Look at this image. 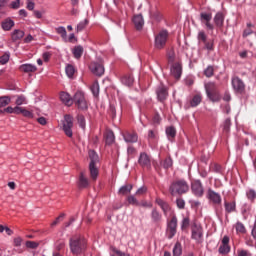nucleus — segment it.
<instances>
[{
    "label": "nucleus",
    "mask_w": 256,
    "mask_h": 256,
    "mask_svg": "<svg viewBox=\"0 0 256 256\" xmlns=\"http://www.w3.org/2000/svg\"><path fill=\"white\" fill-rule=\"evenodd\" d=\"M69 245L73 255H81L87 249V240L82 236H73L70 238Z\"/></svg>",
    "instance_id": "1"
},
{
    "label": "nucleus",
    "mask_w": 256,
    "mask_h": 256,
    "mask_svg": "<svg viewBox=\"0 0 256 256\" xmlns=\"http://www.w3.org/2000/svg\"><path fill=\"white\" fill-rule=\"evenodd\" d=\"M189 191V184H187V181L185 180H176L171 183L169 187V193L173 197L175 195H183Z\"/></svg>",
    "instance_id": "2"
},
{
    "label": "nucleus",
    "mask_w": 256,
    "mask_h": 256,
    "mask_svg": "<svg viewBox=\"0 0 256 256\" xmlns=\"http://www.w3.org/2000/svg\"><path fill=\"white\" fill-rule=\"evenodd\" d=\"M88 154L90 159V177L92 181H97V177H99V169L97 168V164L99 163V155H97V152H95V150H90Z\"/></svg>",
    "instance_id": "3"
},
{
    "label": "nucleus",
    "mask_w": 256,
    "mask_h": 256,
    "mask_svg": "<svg viewBox=\"0 0 256 256\" xmlns=\"http://www.w3.org/2000/svg\"><path fill=\"white\" fill-rule=\"evenodd\" d=\"M205 90L207 97L212 101V103H219L221 101V95L217 90V85L215 82H209L205 85Z\"/></svg>",
    "instance_id": "4"
},
{
    "label": "nucleus",
    "mask_w": 256,
    "mask_h": 256,
    "mask_svg": "<svg viewBox=\"0 0 256 256\" xmlns=\"http://www.w3.org/2000/svg\"><path fill=\"white\" fill-rule=\"evenodd\" d=\"M169 40V32L167 30H161L156 36L154 41L155 49H165L167 41Z\"/></svg>",
    "instance_id": "5"
},
{
    "label": "nucleus",
    "mask_w": 256,
    "mask_h": 256,
    "mask_svg": "<svg viewBox=\"0 0 256 256\" xmlns=\"http://www.w3.org/2000/svg\"><path fill=\"white\" fill-rule=\"evenodd\" d=\"M197 40L199 45H204V49L207 51H213L215 49L213 39H208L205 31L201 30L198 32Z\"/></svg>",
    "instance_id": "6"
},
{
    "label": "nucleus",
    "mask_w": 256,
    "mask_h": 256,
    "mask_svg": "<svg viewBox=\"0 0 256 256\" xmlns=\"http://www.w3.org/2000/svg\"><path fill=\"white\" fill-rule=\"evenodd\" d=\"M72 101L75 103L76 107L82 111L89 109V102L85 99L83 92H76Z\"/></svg>",
    "instance_id": "7"
},
{
    "label": "nucleus",
    "mask_w": 256,
    "mask_h": 256,
    "mask_svg": "<svg viewBox=\"0 0 256 256\" xmlns=\"http://www.w3.org/2000/svg\"><path fill=\"white\" fill-rule=\"evenodd\" d=\"M62 129L66 137H73V116L69 114L64 116Z\"/></svg>",
    "instance_id": "8"
},
{
    "label": "nucleus",
    "mask_w": 256,
    "mask_h": 256,
    "mask_svg": "<svg viewBox=\"0 0 256 256\" xmlns=\"http://www.w3.org/2000/svg\"><path fill=\"white\" fill-rule=\"evenodd\" d=\"M166 235L168 239H173L177 235V216H172L167 223Z\"/></svg>",
    "instance_id": "9"
},
{
    "label": "nucleus",
    "mask_w": 256,
    "mask_h": 256,
    "mask_svg": "<svg viewBox=\"0 0 256 256\" xmlns=\"http://www.w3.org/2000/svg\"><path fill=\"white\" fill-rule=\"evenodd\" d=\"M89 69L93 75H96L97 77H101L105 73V66H103V61L99 60L96 62H92L89 65Z\"/></svg>",
    "instance_id": "10"
},
{
    "label": "nucleus",
    "mask_w": 256,
    "mask_h": 256,
    "mask_svg": "<svg viewBox=\"0 0 256 256\" xmlns=\"http://www.w3.org/2000/svg\"><path fill=\"white\" fill-rule=\"evenodd\" d=\"M207 199L214 207L221 205L223 199L221 198V194L215 192L213 189H208L207 191Z\"/></svg>",
    "instance_id": "11"
},
{
    "label": "nucleus",
    "mask_w": 256,
    "mask_h": 256,
    "mask_svg": "<svg viewBox=\"0 0 256 256\" xmlns=\"http://www.w3.org/2000/svg\"><path fill=\"white\" fill-rule=\"evenodd\" d=\"M138 165H140L142 169H147V171H149L151 169V156L145 152L140 153Z\"/></svg>",
    "instance_id": "12"
},
{
    "label": "nucleus",
    "mask_w": 256,
    "mask_h": 256,
    "mask_svg": "<svg viewBox=\"0 0 256 256\" xmlns=\"http://www.w3.org/2000/svg\"><path fill=\"white\" fill-rule=\"evenodd\" d=\"M191 189H192V193L196 197H203V193H205L201 180H194L191 184Z\"/></svg>",
    "instance_id": "13"
},
{
    "label": "nucleus",
    "mask_w": 256,
    "mask_h": 256,
    "mask_svg": "<svg viewBox=\"0 0 256 256\" xmlns=\"http://www.w3.org/2000/svg\"><path fill=\"white\" fill-rule=\"evenodd\" d=\"M213 19V14L207 13V12H202L200 14V21L201 23H204L207 29H210V31H213L215 27L213 24H211V20Z\"/></svg>",
    "instance_id": "14"
},
{
    "label": "nucleus",
    "mask_w": 256,
    "mask_h": 256,
    "mask_svg": "<svg viewBox=\"0 0 256 256\" xmlns=\"http://www.w3.org/2000/svg\"><path fill=\"white\" fill-rule=\"evenodd\" d=\"M192 239H194V241H197V243H201V239H203V227L194 224L192 226V235H191Z\"/></svg>",
    "instance_id": "15"
},
{
    "label": "nucleus",
    "mask_w": 256,
    "mask_h": 256,
    "mask_svg": "<svg viewBox=\"0 0 256 256\" xmlns=\"http://www.w3.org/2000/svg\"><path fill=\"white\" fill-rule=\"evenodd\" d=\"M232 87L236 93H243L245 91V83L239 77L232 78Z\"/></svg>",
    "instance_id": "16"
},
{
    "label": "nucleus",
    "mask_w": 256,
    "mask_h": 256,
    "mask_svg": "<svg viewBox=\"0 0 256 256\" xmlns=\"http://www.w3.org/2000/svg\"><path fill=\"white\" fill-rule=\"evenodd\" d=\"M182 73H183V66H181V63H179V62L174 63L171 67L172 77L179 80V79H181Z\"/></svg>",
    "instance_id": "17"
},
{
    "label": "nucleus",
    "mask_w": 256,
    "mask_h": 256,
    "mask_svg": "<svg viewBox=\"0 0 256 256\" xmlns=\"http://www.w3.org/2000/svg\"><path fill=\"white\" fill-rule=\"evenodd\" d=\"M132 21L137 31H141V29H143V25H145V20H143V15L141 14L134 15Z\"/></svg>",
    "instance_id": "18"
},
{
    "label": "nucleus",
    "mask_w": 256,
    "mask_h": 256,
    "mask_svg": "<svg viewBox=\"0 0 256 256\" xmlns=\"http://www.w3.org/2000/svg\"><path fill=\"white\" fill-rule=\"evenodd\" d=\"M155 203L156 205L160 206L165 216H167V213L171 211V206L169 205V203H167V201L161 198H156Z\"/></svg>",
    "instance_id": "19"
},
{
    "label": "nucleus",
    "mask_w": 256,
    "mask_h": 256,
    "mask_svg": "<svg viewBox=\"0 0 256 256\" xmlns=\"http://www.w3.org/2000/svg\"><path fill=\"white\" fill-rule=\"evenodd\" d=\"M156 95H157L159 101H165V99H167L169 93L167 92V88L163 84H161L156 89Z\"/></svg>",
    "instance_id": "20"
},
{
    "label": "nucleus",
    "mask_w": 256,
    "mask_h": 256,
    "mask_svg": "<svg viewBox=\"0 0 256 256\" xmlns=\"http://www.w3.org/2000/svg\"><path fill=\"white\" fill-rule=\"evenodd\" d=\"M123 138L126 141V143H137L138 136L135 132H125L123 134Z\"/></svg>",
    "instance_id": "21"
},
{
    "label": "nucleus",
    "mask_w": 256,
    "mask_h": 256,
    "mask_svg": "<svg viewBox=\"0 0 256 256\" xmlns=\"http://www.w3.org/2000/svg\"><path fill=\"white\" fill-rule=\"evenodd\" d=\"M19 71L22 73H35V71H37V66L33 64H22L19 67Z\"/></svg>",
    "instance_id": "22"
},
{
    "label": "nucleus",
    "mask_w": 256,
    "mask_h": 256,
    "mask_svg": "<svg viewBox=\"0 0 256 256\" xmlns=\"http://www.w3.org/2000/svg\"><path fill=\"white\" fill-rule=\"evenodd\" d=\"M60 101L67 105L68 107H71L73 105V99L71 98V95L67 92H61L60 93Z\"/></svg>",
    "instance_id": "23"
},
{
    "label": "nucleus",
    "mask_w": 256,
    "mask_h": 256,
    "mask_svg": "<svg viewBox=\"0 0 256 256\" xmlns=\"http://www.w3.org/2000/svg\"><path fill=\"white\" fill-rule=\"evenodd\" d=\"M214 23H215L216 27H218L219 29H221V27H223V24L225 23V16L223 15V13H217L215 15Z\"/></svg>",
    "instance_id": "24"
},
{
    "label": "nucleus",
    "mask_w": 256,
    "mask_h": 256,
    "mask_svg": "<svg viewBox=\"0 0 256 256\" xmlns=\"http://www.w3.org/2000/svg\"><path fill=\"white\" fill-rule=\"evenodd\" d=\"M15 27V22L11 20V18L6 19L5 21L2 22V29L4 31H11Z\"/></svg>",
    "instance_id": "25"
},
{
    "label": "nucleus",
    "mask_w": 256,
    "mask_h": 256,
    "mask_svg": "<svg viewBox=\"0 0 256 256\" xmlns=\"http://www.w3.org/2000/svg\"><path fill=\"white\" fill-rule=\"evenodd\" d=\"M83 51V46L78 45L72 49V54L74 55L75 59H81V57H83Z\"/></svg>",
    "instance_id": "26"
},
{
    "label": "nucleus",
    "mask_w": 256,
    "mask_h": 256,
    "mask_svg": "<svg viewBox=\"0 0 256 256\" xmlns=\"http://www.w3.org/2000/svg\"><path fill=\"white\" fill-rule=\"evenodd\" d=\"M25 37V32L23 30L16 29L13 31L11 39L12 41H19Z\"/></svg>",
    "instance_id": "27"
},
{
    "label": "nucleus",
    "mask_w": 256,
    "mask_h": 256,
    "mask_svg": "<svg viewBox=\"0 0 256 256\" xmlns=\"http://www.w3.org/2000/svg\"><path fill=\"white\" fill-rule=\"evenodd\" d=\"M151 219L153 223H160L161 219H163V216L156 208H154L151 212Z\"/></svg>",
    "instance_id": "28"
},
{
    "label": "nucleus",
    "mask_w": 256,
    "mask_h": 256,
    "mask_svg": "<svg viewBox=\"0 0 256 256\" xmlns=\"http://www.w3.org/2000/svg\"><path fill=\"white\" fill-rule=\"evenodd\" d=\"M131 191H133V185L131 184H125L124 186H122L118 193L119 195H129V193H131Z\"/></svg>",
    "instance_id": "29"
},
{
    "label": "nucleus",
    "mask_w": 256,
    "mask_h": 256,
    "mask_svg": "<svg viewBox=\"0 0 256 256\" xmlns=\"http://www.w3.org/2000/svg\"><path fill=\"white\" fill-rule=\"evenodd\" d=\"M166 135H167L169 141H173V139H175V136L177 135V130L173 126L167 127Z\"/></svg>",
    "instance_id": "30"
},
{
    "label": "nucleus",
    "mask_w": 256,
    "mask_h": 256,
    "mask_svg": "<svg viewBox=\"0 0 256 256\" xmlns=\"http://www.w3.org/2000/svg\"><path fill=\"white\" fill-rule=\"evenodd\" d=\"M235 230L237 235H245L247 233V228H245V225L241 222L235 224Z\"/></svg>",
    "instance_id": "31"
},
{
    "label": "nucleus",
    "mask_w": 256,
    "mask_h": 256,
    "mask_svg": "<svg viewBox=\"0 0 256 256\" xmlns=\"http://www.w3.org/2000/svg\"><path fill=\"white\" fill-rule=\"evenodd\" d=\"M65 71H66L67 77H69V79H73V76L75 75L77 70L75 69V66L71 64H67Z\"/></svg>",
    "instance_id": "32"
},
{
    "label": "nucleus",
    "mask_w": 256,
    "mask_h": 256,
    "mask_svg": "<svg viewBox=\"0 0 256 256\" xmlns=\"http://www.w3.org/2000/svg\"><path fill=\"white\" fill-rule=\"evenodd\" d=\"M202 97L200 94H196L193 96V98L190 100V107H197L201 104Z\"/></svg>",
    "instance_id": "33"
},
{
    "label": "nucleus",
    "mask_w": 256,
    "mask_h": 256,
    "mask_svg": "<svg viewBox=\"0 0 256 256\" xmlns=\"http://www.w3.org/2000/svg\"><path fill=\"white\" fill-rule=\"evenodd\" d=\"M105 139L106 145H113V143H115V134L113 133V131L109 130L106 133Z\"/></svg>",
    "instance_id": "34"
},
{
    "label": "nucleus",
    "mask_w": 256,
    "mask_h": 256,
    "mask_svg": "<svg viewBox=\"0 0 256 256\" xmlns=\"http://www.w3.org/2000/svg\"><path fill=\"white\" fill-rule=\"evenodd\" d=\"M79 187L80 189H85L86 187H89V179L85 178L83 173L80 174Z\"/></svg>",
    "instance_id": "35"
},
{
    "label": "nucleus",
    "mask_w": 256,
    "mask_h": 256,
    "mask_svg": "<svg viewBox=\"0 0 256 256\" xmlns=\"http://www.w3.org/2000/svg\"><path fill=\"white\" fill-rule=\"evenodd\" d=\"M183 253V248L181 242H176L173 248V256H181Z\"/></svg>",
    "instance_id": "36"
},
{
    "label": "nucleus",
    "mask_w": 256,
    "mask_h": 256,
    "mask_svg": "<svg viewBox=\"0 0 256 256\" xmlns=\"http://www.w3.org/2000/svg\"><path fill=\"white\" fill-rule=\"evenodd\" d=\"M224 207H225L226 213H233L235 212L236 204L235 202H225Z\"/></svg>",
    "instance_id": "37"
},
{
    "label": "nucleus",
    "mask_w": 256,
    "mask_h": 256,
    "mask_svg": "<svg viewBox=\"0 0 256 256\" xmlns=\"http://www.w3.org/2000/svg\"><path fill=\"white\" fill-rule=\"evenodd\" d=\"M133 77L131 75H125L123 78H122V83L124 85H126L127 87H131V85H133Z\"/></svg>",
    "instance_id": "38"
},
{
    "label": "nucleus",
    "mask_w": 256,
    "mask_h": 256,
    "mask_svg": "<svg viewBox=\"0 0 256 256\" xmlns=\"http://www.w3.org/2000/svg\"><path fill=\"white\" fill-rule=\"evenodd\" d=\"M127 201L129 205H134V207H139V205H141V203H139V200H137V198H135V196L133 195H129L127 197Z\"/></svg>",
    "instance_id": "39"
},
{
    "label": "nucleus",
    "mask_w": 256,
    "mask_h": 256,
    "mask_svg": "<svg viewBox=\"0 0 256 256\" xmlns=\"http://www.w3.org/2000/svg\"><path fill=\"white\" fill-rule=\"evenodd\" d=\"M94 97H99V82H94L90 87Z\"/></svg>",
    "instance_id": "40"
},
{
    "label": "nucleus",
    "mask_w": 256,
    "mask_h": 256,
    "mask_svg": "<svg viewBox=\"0 0 256 256\" xmlns=\"http://www.w3.org/2000/svg\"><path fill=\"white\" fill-rule=\"evenodd\" d=\"M89 25V20L85 19L84 21H81L76 28L77 33L83 31V29H85V27H87Z\"/></svg>",
    "instance_id": "41"
},
{
    "label": "nucleus",
    "mask_w": 256,
    "mask_h": 256,
    "mask_svg": "<svg viewBox=\"0 0 256 256\" xmlns=\"http://www.w3.org/2000/svg\"><path fill=\"white\" fill-rule=\"evenodd\" d=\"M229 251H231V247L229 246V244H222L219 247V253H221L222 255H227Z\"/></svg>",
    "instance_id": "42"
},
{
    "label": "nucleus",
    "mask_w": 256,
    "mask_h": 256,
    "mask_svg": "<svg viewBox=\"0 0 256 256\" xmlns=\"http://www.w3.org/2000/svg\"><path fill=\"white\" fill-rule=\"evenodd\" d=\"M11 103V98L9 96L0 97V107H7Z\"/></svg>",
    "instance_id": "43"
},
{
    "label": "nucleus",
    "mask_w": 256,
    "mask_h": 256,
    "mask_svg": "<svg viewBox=\"0 0 256 256\" xmlns=\"http://www.w3.org/2000/svg\"><path fill=\"white\" fill-rule=\"evenodd\" d=\"M215 73V69L213 68V66H208L205 70H204V75L205 77H213Z\"/></svg>",
    "instance_id": "44"
},
{
    "label": "nucleus",
    "mask_w": 256,
    "mask_h": 256,
    "mask_svg": "<svg viewBox=\"0 0 256 256\" xmlns=\"http://www.w3.org/2000/svg\"><path fill=\"white\" fill-rule=\"evenodd\" d=\"M190 224H191V220L189 219V217H184L181 223L182 231H185V229H187Z\"/></svg>",
    "instance_id": "45"
},
{
    "label": "nucleus",
    "mask_w": 256,
    "mask_h": 256,
    "mask_svg": "<svg viewBox=\"0 0 256 256\" xmlns=\"http://www.w3.org/2000/svg\"><path fill=\"white\" fill-rule=\"evenodd\" d=\"M230 129H231V118H227L223 124V131H225V133H229Z\"/></svg>",
    "instance_id": "46"
},
{
    "label": "nucleus",
    "mask_w": 256,
    "mask_h": 256,
    "mask_svg": "<svg viewBox=\"0 0 256 256\" xmlns=\"http://www.w3.org/2000/svg\"><path fill=\"white\" fill-rule=\"evenodd\" d=\"M173 166V160L171 158H166L163 162H162V167L164 169H169V167Z\"/></svg>",
    "instance_id": "47"
},
{
    "label": "nucleus",
    "mask_w": 256,
    "mask_h": 256,
    "mask_svg": "<svg viewBox=\"0 0 256 256\" xmlns=\"http://www.w3.org/2000/svg\"><path fill=\"white\" fill-rule=\"evenodd\" d=\"M56 33H58V35H61V37L63 39H65V37H67V30L65 29V27L61 26V27H58L56 29Z\"/></svg>",
    "instance_id": "48"
},
{
    "label": "nucleus",
    "mask_w": 256,
    "mask_h": 256,
    "mask_svg": "<svg viewBox=\"0 0 256 256\" xmlns=\"http://www.w3.org/2000/svg\"><path fill=\"white\" fill-rule=\"evenodd\" d=\"M26 247L28 249H37V247H39V242H35V241H26Z\"/></svg>",
    "instance_id": "49"
},
{
    "label": "nucleus",
    "mask_w": 256,
    "mask_h": 256,
    "mask_svg": "<svg viewBox=\"0 0 256 256\" xmlns=\"http://www.w3.org/2000/svg\"><path fill=\"white\" fill-rule=\"evenodd\" d=\"M108 113L112 119H115L117 116V110L115 109V106L113 104L110 105Z\"/></svg>",
    "instance_id": "50"
},
{
    "label": "nucleus",
    "mask_w": 256,
    "mask_h": 256,
    "mask_svg": "<svg viewBox=\"0 0 256 256\" xmlns=\"http://www.w3.org/2000/svg\"><path fill=\"white\" fill-rule=\"evenodd\" d=\"M9 7L10 9H19V7H21V0H15V1H12L10 4H9Z\"/></svg>",
    "instance_id": "51"
},
{
    "label": "nucleus",
    "mask_w": 256,
    "mask_h": 256,
    "mask_svg": "<svg viewBox=\"0 0 256 256\" xmlns=\"http://www.w3.org/2000/svg\"><path fill=\"white\" fill-rule=\"evenodd\" d=\"M167 57H168L169 63H174L175 62V51H173V50L168 51Z\"/></svg>",
    "instance_id": "52"
},
{
    "label": "nucleus",
    "mask_w": 256,
    "mask_h": 256,
    "mask_svg": "<svg viewBox=\"0 0 256 256\" xmlns=\"http://www.w3.org/2000/svg\"><path fill=\"white\" fill-rule=\"evenodd\" d=\"M212 171H214V173H223V167H221V165L215 163L212 165Z\"/></svg>",
    "instance_id": "53"
},
{
    "label": "nucleus",
    "mask_w": 256,
    "mask_h": 256,
    "mask_svg": "<svg viewBox=\"0 0 256 256\" xmlns=\"http://www.w3.org/2000/svg\"><path fill=\"white\" fill-rule=\"evenodd\" d=\"M78 124L81 129H85V116L78 115Z\"/></svg>",
    "instance_id": "54"
},
{
    "label": "nucleus",
    "mask_w": 256,
    "mask_h": 256,
    "mask_svg": "<svg viewBox=\"0 0 256 256\" xmlns=\"http://www.w3.org/2000/svg\"><path fill=\"white\" fill-rule=\"evenodd\" d=\"M247 198H248L250 201H254V199H256V192H255V190L250 189V190L247 192Z\"/></svg>",
    "instance_id": "55"
},
{
    "label": "nucleus",
    "mask_w": 256,
    "mask_h": 256,
    "mask_svg": "<svg viewBox=\"0 0 256 256\" xmlns=\"http://www.w3.org/2000/svg\"><path fill=\"white\" fill-rule=\"evenodd\" d=\"M0 63L1 65H7V63H9V54L0 56Z\"/></svg>",
    "instance_id": "56"
},
{
    "label": "nucleus",
    "mask_w": 256,
    "mask_h": 256,
    "mask_svg": "<svg viewBox=\"0 0 256 256\" xmlns=\"http://www.w3.org/2000/svg\"><path fill=\"white\" fill-rule=\"evenodd\" d=\"M16 105L19 107L20 105H24L26 102L25 96H18L16 99Z\"/></svg>",
    "instance_id": "57"
},
{
    "label": "nucleus",
    "mask_w": 256,
    "mask_h": 256,
    "mask_svg": "<svg viewBox=\"0 0 256 256\" xmlns=\"http://www.w3.org/2000/svg\"><path fill=\"white\" fill-rule=\"evenodd\" d=\"M176 205L178 209H185V200H183L182 198H178L176 200Z\"/></svg>",
    "instance_id": "58"
},
{
    "label": "nucleus",
    "mask_w": 256,
    "mask_h": 256,
    "mask_svg": "<svg viewBox=\"0 0 256 256\" xmlns=\"http://www.w3.org/2000/svg\"><path fill=\"white\" fill-rule=\"evenodd\" d=\"M238 256H253V254L249 250H238Z\"/></svg>",
    "instance_id": "59"
},
{
    "label": "nucleus",
    "mask_w": 256,
    "mask_h": 256,
    "mask_svg": "<svg viewBox=\"0 0 256 256\" xmlns=\"http://www.w3.org/2000/svg\"><path fill=\"white\" fill-rule=\"evenodd\" d=\"M22 115L23 117H27L28 119H33V114L31 113V111L23 108L22 110Z\"/></svg>",
    "instance_id": "60"
},
{
    "label": "nucleus",
    "mask_w": 256,
    "mask_h": 256,
    "mask_svg": "<svg viewBox=\"0 0 256 256\" xmlns=\"http://www.w3.org/2000/svg\"><path fill=\"white\" fill-rule=\"evenodd\" d=\"M147 193V187L143 186L136 191V195L141 196Z\"/></svg>",
    "instance_id": "61"
},
{
    "label": "nucleus",
    "mask_w": 256,
    "mask_h": 256,
    "mask_svg": "<svg viewBox=\"0 0 256 256\" xmlns=\"http://www.w3.org/2000/svg\"><path fill=\"white\" fill-rule=\"evenodd\" d=\"M63 217H65L64 214H61L60 216H58V217L56 218V221H54V222L51 223V227H55V225H57V224L63 219Z\"/></svg>",
    "instance_id": "62"
},
{
    "label": "nucleus",
    "mask_w": 256,
    "mask_h": 256,
    "mask_svg": "<svg viewBox=\"0 0 256 256\" xmlns=\"http://www.w3.org/2000/svg\"><path fill=\"white\" fill-rule=\"evenodd\" d=\"M153 123H155L156 125H159V123H161V116L159 114L154 115Z\"/></svg>",
    "instance_id": "63"
},
{
    "label": "nucleus",
    "mask_w": 256,
    "mask_h": 256,
    "mask_svg": "<svg viewBox=\"0 0 256 256\" xmlns=\"http://www.w3.org/2000/svg\"><path fill=\"white\" fill-rule=\"evenodd\" d=\"M114 253L118 256H130L129 254L122 252L121 250L114 249Z\"/></svg>",
    "instance_id": "64"
}]
</instances>
